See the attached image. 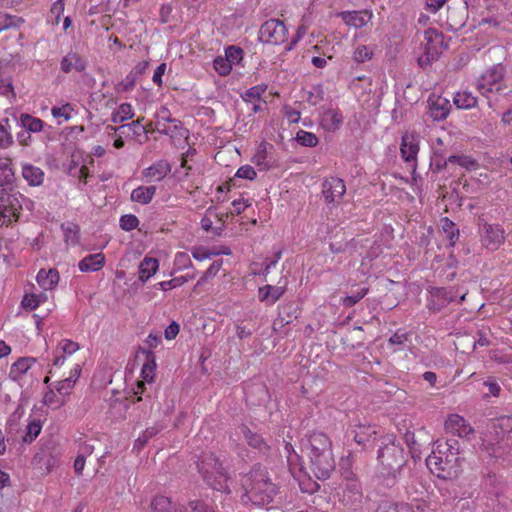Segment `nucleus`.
<instances>
[{
	"label": "nucleus",
	"instance_id": "obj_4",
	"mask_svg": "<svg viewBox=\"0 0 512 512\" xmlns=\"http://www.w3.org/2000/svg\"><path fill=\"white\" fill-rule=\"evenodd\" d=\"M198 471L206 484L215 491L230 493L228 475L219 459L213 453L201 456L198 461Z\"/></svg>",
	"mask_w": 512,
	"mask_h": 512
},
{
	"label": "nucleus",
	"instance_id": "obj_48",
	"mask_svg": "<svg viewBox=\"0 0 512 512\" xmlns=\"http://www.w3.org/2000/svg\"><path fill=\"white\" fill-rule=\"evenodd\" d=\"M191 252L193 258L198 261L211 259L213 256H217L220 254V252H217L216 250L208 249L203 246L194 247Z\"/></svg>",
	"mask_w": 512,
	"mask_h": 512
},
{
	"label": "nucleus",
	"instance_id": "obj_54",
	"mask_svg": "<svg viewBox=\"0 0 512 512\" xmlns=\"http://www.w3.org/2000/svg\"><path fill=\"white\" fill-rule=\"evenodd\" d=\"M79 349V344L69 339L62 340L58 347L57 352H61L64 355H72Z\"/></svg>",
	"mask_w": 512,
	"mask_h": 512
},
{
	"label": "nucleus",
	"instance_id": "obj_32",
	"mask_svg": "<svg viewBox=\"0 0 512 512\" xmlns=\"http://www.w3.org/2000/svg\"><path fill=\"white\" fill-rule=\"evenodd\" d=\"M12 122V116L0 119V149H7L14 144Z\"/></svg>",
	"mask_w": 512,
	"mask_h": 512
},
{
	"label": "nucleus",
	"instance_id": "obj_49",
	"mask_svg": "<svg viewBox=\"0 0 512 512\" xmlns=\"http://www.w3.org/2000/svg\"><path fill=\"white\" fill-rule=\"evenodd\" d=\"M223 265V260L219 259L214 261L209 268L205 271V273L202 275V277L198 280L197 286L202 285L203 283L207 282L210 278H213L216 276V274L220 271Z\"/></svg>",
	"mask_w": 512,
	"mask_h": 512
},
{
	"label": "nucleus",
	"instance_id": "obj_19",
	"mask_svg": "<svg viewBox=\"0 0 512 512\" xmlns=\"http://www.w3.org/2000/svg\"><path fill=\"white\" fill-rule=\"evenodd\" d=\"M86 67V60L75 51H69L60 61V69L65 74L72 71L81 73L86 70Z\"/></svg>",
	"mask_w": 512,
	"mask_h": 512
},
{
	"label": "nucleus",
	"instance_id": "obj_44",
	"mask_svg": "<svg viewBox=\"0 0 512 512\" xmlns=\"http://www.w3.org/2000/svg\"><path fill=\"white\" fill-rule=\"evenodd\" d=\"M42 430V424L40 420L31 421L26 427V433L22 438L24 443H32Z\"/></svg>",
	"mask_w": 512,
	"mask_h": 512
},
{
	"label": "nucleus",
	"instance_id": "obj_59",
	"mask_svg": "<svg viewBox=\"0 0 512 512\" xmlns=\"http://www.w3.org/2000/svg\"><path fill=\"white\" fill-rule=\"evenodd\" d=\"M372 57V51L365 45H361L357 47V49L354 52V60L357 63H363L367 60H370Z\"/></svg>",
	"mask_w": 512,
	"mask_h": 512
},
{
	"label": "nucleus",
	"instance_id": "obj_10",
	"mask_svg": "<svg viewBox=\"0 0 512 512\" xmlns=\"http://www.w3.org/2000/svg\"><path fill=\"white\" fill-rule=\"evenodd\" d=\"M288 30L283 21L269 19L259 29L258 40L264 44L280 45L287 40Z\"/></svg>",
	"mask_w": 512,
	"mask_h": 512
},
{
	"label": "nucleus",
	"instance_id": "obj_42",
	"mask_svg": "<svg viewBox=\"0 0 512 512\" xmlns=\"http://www.w3.org/2000/svg\"><path fill=\"white\" fill-rule=\"evenodd\" d=\"M161 431V427L158 425H154L152 427H148L145 431L142 432L141 435L135 440L134 448L142 449L148 441L156 436Z\"/></svg>",
	"mask_w": 512,
	"mask_h": 512
},
{
	"label": "nucleus",
	"instance_id": "obj_25",
	"mask_svg": "<svg viewBox=\"0 0 512 512\" xmlns=\"http://www.w3.org/2000/svg\"><path fill=\"white\" fill-rule=\"evenodd\" d=\"M485 491L497 498L504 494L506 483L501 476L495 473H488L483 481Z\"/></svg>",
	"mask_w": 512,
	"mask_h": 512
},
{
	"label": "nucleus",
	"instance_id": "obj_24",
	"mask_svg": "<svg viewBox=\"0 0 512 512\" xmlns=\"http://www.w3.org/2000/svg\"><path fill=\"white\" fill-rule=\"evenodd\" d=\"M338 17L348 26L362 28L371 20L372 14L368 11H343Z\"/></svg>",
	"mask_w": 512,
	"mask_h": 512
},
{
	"label": "nucleus",
	"instance_id": "obj_46",
	"mask_svg": "<svg viewBox=\"0 0 512 512\" xmlns=\"http://www.w3.org/2000/svg\"><path fill=\"white\" fill-rule=\"evenodd\" d=\"M267 85L260 84L247 89L242 95L241 98L244 102H251L252 100H259L261 96L266 92Z\"/></svg>",
	"mask_w": 512,
	"mask_h": 512
},
{
	"label": "nucleus",
	"instance_id": "obj_12",
	"mask_svg": "<svg viewBox=\"0 0 512 512\" xmlns=\"http://www.w3.org/2000/svg\"><path fill=\"white\" fill-rule=\"evenodd\" d=\"M419 153V135L415 132H406L402 135L400 154L402 159L411 164L413 174L416 170L417 155Z\"/></svg>",
	"mask_w": 512,
	"mask_h": 512
},
{
	"label": "nucleus",
	"instance_id": "obj_34",
	"mask_svg": "<svg viewBox=\"0 0 512 512\" xmlns=\"http://www.w3.org/2000/svg\"><path fill=\"white\" fill-rule=\"evenodd\" d=\"M156 193L155 186H139L131 193V200L141 204H148Z\"/></svg>",
	"mask_w": 512,
	"mask_h": 512
},
{
	"label": "nucleus",
	"instance_id": "obj_57",
	"mask_svg": "<svg viewBox=\"0 0 512 512\" xmlns=\"http://www.w3.org/2000/svg\"><path fill=\"white\" fill-rule=\"evenodd\" d=\"M79 167H80L79 159L77 158V156L75 154L71 155V159L69 161H67L66 163H63L64 171L69 176H72V177L80 173Z\"/></svg>",
	"mask_w": 512,
	"mask_h": 512
},
{
	"label": "nucleus",
	"instance_id": "obj_62",
	"mask_svg": "<svg viewBox=\"0 0 512 512\" xmlns=\"http://www.w3.org/2000/svg\"><path fill=\"white\" fill-rule=\"evenodd\" d=\"M75 384V379H72V377H68L62 381H59L56 385V390L61 395H68L70 393V390Z\"/></svg>",
	"mask_w": 512,
	"mask_h": 512
},
{
	"label": "nucleus",
	"instance_id": "obj_40",
	"mask_svg": "<svg viewBox=\"0 0 512 512\" xmlns=\"http://www.w3.org/2000/svg\"><path fill=\"white\" fill-rule=\"evenodd\" d=\"M156 123L158 130L165 126L166 123L175 124V126H181V121L171 117V113L169 109L165 106H162L156 112Z\"/></svg>",
	"mask_w": 512,
	"mask_h": 512
},
{
	"label": "nucleus",
	"instance_id": "obj_35",
	"mask_svg": "<svg viewBox=\"0 0 512 512\" xmlns=\"http://www.w3.org/2000/svg\"><path fill=\"white\" fill-rule=\"evenodd\" d=\"M239 429L249 446L258 449L259 451H265L267 449V445L261 435L252 432L245 425H242Z\"/></svg>",
	"mask_w": 512,
	"mask_h": 512
},
{
	"label": "nucleus",
	"instance_id": "obj_18",
	"mask_svg": "<svg viewBox=\"0 0 512 512\" xmlns=\"http://www.w3.org/2000/svg\"><path fill=\"white\" fill-rule=\"evenodd\" d=\"M300 313L301 309L294 301H289L280 305L278 307V317L273 323L274 329L276 330L278 326L282 328L285 325L292 323L299 317Z\"/></svg>",
	"mask_w": 512,
	"mask_h": 512
},
{
	"label": "nucleus",
	"instance_id": "obj_3",
	"mask_svg": "<svg viewBox=\"0 0 512 512\" xmlns=\"http://www.w3.org/2000/svg\"><path fill=\"white\" fill-rule=\"evenodd\" d=\"M377 460L381 473L387 476L388 485H393L407 462V455L394 436H384L380 438Z\"/></svg>",
	"mask_w": 512,
	"mask_h": 512
},
{
	"label": "nucleus",
	"instance_id": "obj_20",
	"mask_svg": "<svg viewBox=\"0 0 512 512\" xmlns=\"http://www.w3.org/2000/svg\"><path fill=\"white\" fill-rule=\"evenodd\" d=\"M344 117L338 109L329 108L323 111L320 117V125L325 131L335 132L340 129Z\"/></svg>",
	"mask_w": 512,
	"mask_h": 512
},
{
	"label": "nucleus",
	"instance_id": "obj_56",
	"mask_svg": "<svg viewBox=\"0 0 512 512\" xmlns=\"http://www.w3.org/2000/svg\"><path fill=\"white\" fill-rule=\"evenodd\" d=\"M44 298L45 296L43 294H31L30 296L25 295V297L22 300V305L26 309L34 310L40 305L42 299Z\"/></svg>",
	"mask_w": 512,
	"mask_h": 512
},
{
	"label": "nucleus",
	"instance_id": "obj_11",
	"mask_svg": "<svg viewBox=\"0 0 512 512\" xmlns=\"http://www.w3.org/2000/svg\"><path fill=\"white\" fill-rule=\"evenodd\" d=\"M457 294L452 288L432 287L428 291L426 307L432 313H438L455 301Z\"/></svg>",
	"mask_w": 512,
	"mask_h": 512
},
{
	"label": "nucleus",
	"instance_id": "obj_5",
	"mask_svg": "<svg viewBox=\"0 0 512 512\" xmlns=\"http://www.w3.org/2000/svg\"><path fill=\"white\" fill-rule=\"evenodd\" d=\"M504 67L497 64L487 69L477 81V90L485 97L489 107L498 101V95L504 94L503 86Z\"/></svg>",
	"mask_w": 512,
	"mask_h": 512
},
{
	"label": "nucleus",
	"instance_id": "obj_52",
	"mask_svg": "<svg viewBox=\"0 0 512 512\" xmlns=\"http://www.w3.org/2000/svg\"><path fill=\"white\" fill-rule=\"evenodd\" d=\"M368 293V288L364 287L360 290L354 292L352 295H348L342 299V304L345 307H352L356 303H358L361 299L365 297V295Z\"/></svg>",
	"mask_w": 512,
	"mask_h": 512
},
{
	"label": "nucleus",
	"instance_id": "obj_21",
	"mask_svg": "<svg viewBox=\"0 0 512 512\" xmlns=\"http://www.w3.org/2000/svg\"><path fill=\"white\" fill-rule=\"evenodd\" d=\"M445 429L455 436L464 438L473 432L466 420L457 414L451 415L445 422Z\"/></svg>",
	"mask_w": 512,
	"mask_h": 512
},
{
	"label": "nucleus",
	"instance_id": "obj_29",
	"mask_svg": "<svg viewBox=\"0 0 512 512\" xmlns=\"http://www.w3.org/2000/svg\"><path fill=\"white\" fill-rule=\"evenodd\" d=\"M105 264V256L102 253L89 254L78 264L81 272H95L100 270Z\"/></svg>",
	"mask_w": 512,
	"mask_h": 512
},
{
	"label": "nucleus",
	"instance_id": "obj_6",
	"mask_svg": "<svg viewBox=\"0 0 512 512\" xmlns=\"http://www.w3.org/2000/svg\"><path fill=\"white\" fill-rule=\"evenodd\" d=\"M442 445L437 446V450L426 458V465L433 474L442 479H452L457 477L459 471V457L454 452H444Z\"/></svg>",
	"mask_w": 512,
	"mask_h": 512
},
{
	"label": "nucleus",
	"instance_id": "obj_55",
	"mask_svg": "<svg viewBox=\"0 0 512 512\" xmlns=\"http://www.w3.org/2000/svg\"><path fill=\"white\" fill-rule=\"evenodd\" d=\"M243 57V50L237 46H229L225 50V58L229 59V63H239Z\"/></svg>",
	"mask_w": 512,
	"mask_h": 512
},
{
	"label": "nucleus",
	"instance_id": "obj_53",
	"mask_svg": "<svg viewBox=\"0 0 512 512\" xmlns=\"http://www.w3.org/2000/svg\"><path fill=\"white\" fill-rule=\"evenodd\" d=\"M139 225L138 218L133 214H126L120 218V227L124 231H131Z\"/></svg>",
	"mask_w": 512,
	"mask_h": 512
},
{
	"label": "nucleus",
	"instance_id": "obj_43",
	"mask_svg": "<svg viewBox=\"0 0 512 512\" xmlns=\"http://www.w3.org/2000/svg\"><path fill=\"white\" fill-rule=\"evenodd\" d=\"M449 164L459 165L467 170L475 169L477 166L476 161L467 155H450L448 157Z\"/></svg>",
	"mask_w": 512,
	"mask_h": 512
},
{
	"label": "nucleus",
	"instance_id": "obj_14",
	"mask_svg": "<svg viewBox=\"0 0 512 512\" xmlns=\"http://www.w3.org/2000/svg\"><path fill=\"white\" fill-rule=\"evenodd\" d=\"M354 441L362 447L363 450L373 448L378 440V431L371 425H355L352 430Z\"/></svg>",
	"mask_w": 512,
	"mask_h": 512
},
{
	"label": "nucleus",
	"instance_id": "obj_63",
	"mask_svg": "<svg viewBox=\"0 0 512 512\" xmlns=\"http://www.w3.org/2000/svg\"><path fill=\"white\" fill-rule=\"evenodd\" d=\"M269 291V305L276 303L285 293L286 288L284 286H273L270 285Z\"/></svg>",
	"mask_w": 512,
	"mask_h": 512
},
{
	"label": "nucleus",
	"instance_id": "obj_38",
	"mask_svg": "<svg viewBox=\"0 0 512 512\" xmlns=\"http://www.w3.org/2000/svg\"><path fill=\"white\" fill-rule=\"evenodd\" d=\"M61 229L64 234V240L68 245H77L79 243L80 228L75 223H63Z\"/></svg>",
	"mask_w": 512,
	"mask_h": 512
},
{
	"label": "nucleus",
	"instance_id": "obj_26",
	"mask_svg": "<svg viewBox=\"0 0 512 512\" xmlns=\"http://www.w3.org/2000/svg\"><path fill=\"white\" fill-rule=\"evenodd\" d=\"M171 171L170 164L165 160H160L148 168L144 169L142 174L144 177L155 181H161Z\"/></svg>",
	"mask_w": 512,
	"mask_h": 512
},
{
	"label": "nucleus",
	"instance_id": "obj_37",
	"mask_svg": "<svg viewBox=\"0 0 512 512\" xmlns=\"http://www.w3.org/2000/svg\"><path fill=\"white\" fill-rule=\"evenodd\" d=\"M453 100L454 104L460 109H470L477 104V98L468 91L456 93Z\"/></svg>",
	"mask_w": 512,
	"mask_h": 512
},
{
	"label": "nucleus",
	"instance_id": "obj_45",
	"mask_svg": "<svg viewBox=\"0 0 512 512\" xmlns=\"http://www.w3.org/2000/svg\"><path fill=\"white\" fill-rule=\"evenodd\" d=\"M295 139L300 145L305 147H315L319 142L314 133L305 130H299L296 133Z\"/></svg>",
	"mask_w": 512,
	"mask_h": 512
},
{
	"label": "nucleus",
	"instance_id": "obj_61",
	"mask_svg": "<svg viewBox=\"0 0 512 512\" xmlns=\"http://www.w3.org/2000/svg\"><path fill=\"white\" fill-rule=\"evenodd\" d=\"M236 177L248 179V180H254L257 176L255 169L250 165H243L240 168H238L236 172Z\"/></svg>",
	"mask_w": 512,
	"mask_h": 512
},
{
	"label": "nucleus",
	"instance_id": "obj_16",
	"mask_svg": "<svg viewBox=\"0 0 512 512\" xmlns=\"http://www.w3.org/2000/svg\"><path fill=\"white\" fill-rule=\"evenodd\" d=\"M429 115L434 121H442L449 115L450 101L441 95L431 94L427 100Z\"/></svg>",
	"mask_w": 512,
	"mask_h": 512
},
{
	"label": "nucleus",
	"instance_id": "obj_13",
	"mask_svg": "<svg viewBox=\"0 0 512 512\" xmlns=\"http://www.w3.org/2000/svg\"><path fill=\"white\" fill-rule=\"evenodd\" d=\"M20 205L18 199L9 193L0 195V227L17 221Z\"/></svg>",
	"mask_w": 512,
	"mask_h": 512
},
{
	"label": "nucleus",
	"instance_id": "obj_58",
	"mask_svg": "<svg viewBox=\"0 0 512 512\" xmlns=\"http://www.w3.org/2000/svg\"><path fill=\"white\" fill-rule=\"evenodd\" d=\"M483 386L488 390V392L485 393V396L498 397L500 395L501 387L495 378L489 377L484 381Z\"/></svg>",
	"mask_w": 512,
	"mask_h": 512
},
{
	"label": "nucleus",
	"instance_id": "obj_17",
	"mask_svg": "<svg viewBox=\"0 0 512 512\" xmlns=\"http://www.w3.org/2000/svg\"><path fill=\"white\" fill-rule=\"evenodd\" d=\"M141 351L146 354V363L143 365L141 370V377L143 378V381L137 382V386L134 390V395H137L136 401H141V394L145 391V382L151 383L154 379V370L156 367L155 364V357L154 354L151 351L141 349Z\"/></svg>",
	"mask_w": 512,
	"mask_h": 512
},
{
	"label": "nucleus",
	"instance_id": "obj_60",
	"mask_svg": "<svg viewBox=\"0 0 512 512\" xmlns=\"http://www.w3.org/2000/svg\"><path fill=\"white\" fill-rule=\"evenodd\" d=\"M323 99H324V91H323L322 86H320V85L314 86L312 91L309 92V95L307 98L308 102L312 105H317Z\"/></svg>",
	"mask_w": 512,
	"mask_h": 512
},
{
	"label": "nucleus",
	"instance_id": "obj_9",
	"mask_svg": "<svg viewBox=\"0 0 512 512\" xmlns=\"http://www.w3.org/2000/svg\"><path fill=\"white\" fill-rule=\"evenodd\" d=\"M425 54L420 57L418 62L420 66L428 65L432 61L437 60L447 44L444 42V34L435 28H428L424 32Z\"/></svg>",
	"mask_w": 512,
	"mask_h": 512
},
{
	"label": "nucleus",
	"instance_id": "obj_64",
	"mask_svg": "<svg viewBox=\"0 0 512 512\" xmlns=\"http://www.w3.org/2000/svg\"><path fill=\"white\" fill-rule=\"evenodd\" d=\"M190 512H215L207 504L202 501H191L189 503Z\"/></svg>",
	"mask_w": 512,
	"mask_h": 512
},
{
	"label": "nucleus",
	"instance_id": "obj_23",
	"mask_svg": "<svg viewBox=\"0 0 512 512\" xmlns=\"http://www.w3.org/2000/svg\"><path fill=\"white\" fill-rule=\"evenodd\" d=\"M12 120L16 126L26 129L30 133L41 132L45 125L40 118L34 117L28 113H21L19 117L13 114Z\"/></svg>",
	"mask_w": 512,
	"mask_h": 512
},
{
	"label": "nucleus",
	"instance_id": "obj_51",
	"mask_svg": "<svg viewBox=\"0 0 512 512\" xmlns=\"http://www.w3.org/2000/svg\"><path fill=\"white\" fill-rule=\"evenodd\" d=\"M213 66H214V69L221 76L228 75L232 69V65L229 63V59H226L225 57H222V56H218L214 59Z\"/></svg>",
	"mask_w": 512,
	"mask_h": 512
},
{
	"label": "nucleus",
	"instance_id": "obj_31",
	"mask_svg": "<svg viewBox=\"0 0 512 512\" xmlns=\"http://www.w3.org/2000/svg\"><path fill=\"white\" fill-rule=\"evenodd\" d=\"M151 508L153 512H187L184 506L172 504L165 496H156L151 502Z\"/></svg>",
	"mask_w": 512,
	"mask_h": 512
},
{
	"label": "nucleus",
	"instance_id": "obj_27",
	"mask_svg": "<svg viewBox=\"0 0 512 512\" xmlns=\"http://www.w3.org/2000/svg\"><path fill=\"white\" fill-rule=\"evenodd\" d=\"M35 363L36 358L34 357L19 358L16 362H14L11 365L9 377L14 381L20 380Z\"/></svg>",
	"mask_w": 512,
	"mask_h": 512
},
{
	"label": "nucleus",
	"instance_id": "obj_39",
	"mask_svg": "<svg viewBox=\"0 0 512 512\" xmlns=\"http://www.w3.org/2000/svg\"><path fill=\"white\" fill-rule=\"evenodd\" d=\"M74 108L72 104L66 103L62 106H54L51 109L52 116L57 119L58 124L67 122L71 119Z\"/></svg>",
	"mask_w": 512,
	"mask_h": 512
},
{
	"label": "nucleus",
	"instance_id": "obj_8",
	"mask_svg": "<svg viewBox=\"0 0 512 512\" xmlns=\"http://www.w3.org/2000/svg\"><path fill=\"white\" fill-rule=\"evenodd\" d=\"M480 243L489 251L498 250L506 241L507 233L500 224L481 222L478 229Z\"/></svg>",
	"mask_w": 512,
	"mask_h": 512
},
{
	"label": "nucleus",
	"instance_id": "obj_28",
	"mask_svg": "<svg viewBox=\"0 0 512 512\" xmlns=\"http://www.w3.org/2000/svg\"><path fill=\"white\" fill-rule=\"evenodd\" d=\"M22 176L30 186H40L44 182V171L30 163L22 165Z\"/></svg>",
	"mask_w": 512,
	"mask_h": 512
},
{
	"label": "nucleus",
	"instance_id": "obj_1",
	"mask_svg": "<svg viewBox=\"0 0 512 512\" xmlns=\"http://www.w3.org/2000/svg\"><path fill=\"white\" fill-rule=\"evenodd\" d=\"M241 503L246 507H265L274 503L279 487L273 483L266 468L258 465L241 480Z\"/></svg>",
	"mask_w": 512,
	"mask_h": 512
},
{
	"label": "nucleus",
	"instance_id": "obj_30",
	"mask_svg": "<svg viewBox=\"0 0 512 512\" xmlns=\"http://www.w3.org/2000/svg\"><path fill=\"white\" fill-rule=\"evenodd\" d=\"M59 279V272L55 268H51L49 270L40 269L36 277L37 283L44 290L54 289L58 284Z\"/></svg>",
	"mask_w": 512,
	"mask_h": 512
},
{
	"label": "nucleus",
	"instance_id": "obj_47",
	"mask_svg": "<svg viewBox=\"0 0 512 512\" xmlns=\"http://www.w3.org/2000/svg\"><path fill=\"white\" fill-rule=\"evenodd\" d=\"M193 278H194V275L180 276V277H175L168 281H162L158 285L160 286V288L162 290L167 291L170 289L180 287L184 283H186L188 280L193 279Z\"/></svg>",
	"mask_w": 512,
	"mask_h": 512
},
{
	"label": "nucleus",
	"instance_id": "obj_15",
	"mask_svg": "<svg viewBox=\"0 0 512 512\" xmlns=\"http://www.w3.org/2000/svg\"><path fill=\"white\" fill-rule=\"evenodd\" d=\"M346 192V186L342 179L330 177L322 184V194L327 203L339 202Z\"/></svg>",
	"mask_w": 512,
	"mask_h": 512
},
{
	"label": "nucleus",
	"instance_id": "obj_22",
	"mask_svg": "<svg viewBox=\"0 0 512 512\" xmlns=\"http://www.w3.org/2000/svg\"><path fill=\"white\" fill-rule=\"evenodd\" d=\"M143 120L144 117L138 118L137 120H134L128 124H124L119 127H111V130H113L115 133L120 132L121 134H125L127 137L134 138L138 140L139 143H142V141L139 139L141 136H144L145 140L148 139L146 136V128L142 124Z\"/></svg>",
	"mask_w": 512,
	"mask_h": 512
},
{
	"label": "nucleus",
	"instance_id": "obj_7",
	"mask_svg": "<svg viewBox=\"0 0 512 512\" xmlns=\"http://www.w3.org/2000/svg\"><path fill=\"white\" fill-rule=\"evenodd\" d=\"M336 495L341 504L349 509L356 510L362 505L363 492L359 481L352 473H347L337 488Z\"/></svg>",
	"mask_w": 512,
	"mask_h": 512
},
{
	"label": "nucleus",
	"instance_id": "obj_33",
	"mask_svg": "<svg viewBox=\"0 0 512 512\" xmlns=\"http://www.w3.org/2000/svg\"><path fill=\"white\" fill-rule=\"evenodd\" d=\"M159 267V262L156 258L145 257L139 264V280L142 283L148 281L153 276Z\"/></svg>",
	"mask_w": 512,
	"mask_h": 512
},
{
	"label": "nucleus",
	"instance_id": "obj_2",
	"mask_svg": "<svg viewBox=\"0 0 512 512\" xmlns=\"http://www.w3.org/2000/svg\"><path fill=\"white\" fill-rule=\"evenodd\" d=\"M310 469L319 480H326L335 470L336 463L330 438L322 432H313L304 444Z\"/></svg>",
	"mask_w": 512,
	"mask_h": 512
},
{
	"label": "nucleus",
	"instance_id": "obj_41",
	"mask_svg": "<svg viewBox=\"0 0 512 512\" xmlns=\"http://www.w3.org/2000/svg\"><path fill=\"white\" fill-rule=\"evenodd\" d=\"M441 223L442 229L446 234V237L449 240L450 245L454 246L459 238V230L456 228L455 223L448 218H443L441 220Z\"/></svg>",
	"mask_w": 512,
	"mask_h": 512
},
{
	"label": "nucleus",
	"instance_id": "obj_50",
	"mask_svg": "<svg viewBox=\"0 0 512 512\" xmlns=\"http://www.w3.org/2000/svg\"><path fill=\"white\" fill-rule=\"evenodd\" d=\"M409 504L407 503H392L389 501L381 502L375 512H403L404 508H408Z\"/></svg>",
	"mask_w": 512,
	"mask_h": 512
},
{
	"label": "nucleus",
	"instance_id": "obj_36",
	"mask_svg": "<svg viewBox=\"0 0 512 512\" xmlns=\"http://www.w3.org/2000/svg\"><path fill=\"white\" fill-rule=\"evenodd\" d=\"M267 149H268V143L265 141H262L258 145L257 151L252 158V162L256 166L260 167L261 170H269L271 168V165L269 164V161H268Z\"/></svg>",
	"mask_w": 512,
	"mask_h": 512
}]
</instances>
